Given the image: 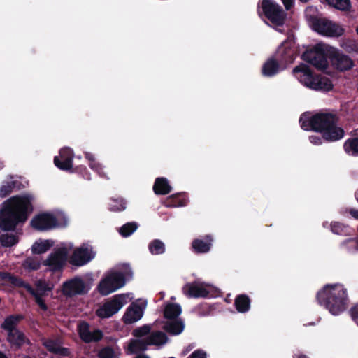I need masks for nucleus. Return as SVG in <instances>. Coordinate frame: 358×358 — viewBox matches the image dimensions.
Here are the masks:
<instances>
[{
  "mask_svg": "<svg viewBox=\"0 0 358 358\" xmlns=\"http://www.w3.org/2000/svg\"><path fill=\"white\" fill-rule=\"evenodd\" d=\"M34 197L30 194L14 196L4 201L0 210V229L13 231L20 223H24L34 210Z\"/></svg>",
  "mask_w": 358,
  "mask_h": 358,
  "instance_id": "1",
  "label": "nucleus"
},
{
  "mask_svg": "<svg viewBox=\"0 0 358 358\" xmlns=\"http://www.w3.org/2000/svg\"><path fill=\"white\" fill-rule=\"evenodd\" d=\"M301 58L319 70L328 67V58L332 65L340 71L350 70L355 65L348 55L322 43H317L312 48L306 50Z\"/></svg>",
  "mask_w": 358,
  "mask_h": 358,
  "instance_id": "2",
  "label": "nucleus"
},
{
  "mask_svg": "<svg viewBox=\"0 0 358 358\" xmlns=\"http://www.w3.org/2000/svg\"><path fill=\"white\" fill-rule=\"evenodd\" d=\"M316 299L320 306L334 315L343 313L348 304L347 289L339 284L326 285L317 292Z\"/></svg>",
  "mask_w": 358,
  "mask_h": 358,
  "instance_id": "3",
  "label": "nucleus"
},
{
  "mask_svg": "<svg viewBox=\"0 0 358 358\" xmlns=\"http://www.w3.org/2000/svg\"><path fill=\"white\" fill-rule=\"evenodd\" d=\"M24 319V316L22 314L10 315L1 324V328L7 332L6 341L14 350H18L25 343H29L25 334L17 328L19 323Z\"/></svg>",
  "mask_w": 358,
  "mask_h": 358,
  "instance_id": "4",
  "label": "nucleus"
},
{
  "mask_svg": "<svg viewBox=\"0 0 358 358\" xmlns=\"http://www.w3.org/2000/svg\"><path fill=\"white\" fill-rule=\"evenodd\" d=\"M124 273L118 271L113 272L103 278L97 287L99 292L102 296H106L122 287L126 284V281L131 279L133 276V271L129 264L124 265Z\"/></svg>",
  "mask_w": 358,
  "mask_h": 358,
  "instance_id": "5",
  "label": "nucleus"
},
{
  "mask_svg": "<svg viewBox=\"0 0 358 358\" xmlns=\"http://www.w3.org/2000/svg\"><path fill=\"white\" fill-rule=\"evenodd\" d=\"M338 118L336 113L320 112L314 115L303 113L299 118L301 127L306 131L321 133Z\"/></svg>",
  "mask_w": 358,
  "mask_h": 358,
  "instance_id": "6",
  "label": "nucleus"
},
{
  "mask_svg": "<svg viewBox=\"0 0 358 358\" xmlns=\"http://www.w3.org/2000/svg\"><path fill=\"white\" fill-rule=\"evenodd\" d=\"M261 9L264 15L273 24L282 26L286 19V13L282 7L273 0H262Z\"/></svg>",
  "mask_w": 358,
  "mask_h": 358,
  "instance_id": "7",
  "label": "nucleus"
},
{
  "mask_svg": "<svg viewBox=\"0 0 358 358\" xmlns=\"http://www.w3.org/2000/svg\"><path fill=\"white\" fill-rule=\"evenodd\" d=\"M31 225L36 231H47L57 227H65L67 225V220L64 219L63 223H59L54 215L42 213L31 220Z\"/></svg>",
  "mask_w": 358,
  "mask_h": 358,
  "instance_id": "8",
  "label": "nucleus"
},
{
  "mask_svg": "<svg viewBox=\"0 0 358 358\" xmlns=\"http://www.w3.org/2000/svg\"><path fill=\"white\" fill-rule=\"evenodd\" d=\"M311 22L313 29L324 36L338 37L345 32L344 29L340 25L326 18L315 17L312 19Z\"/></svg>",
  "mask_w": 358,
  "mask_h": 358,
  "instance_id": "9",
  "label": "nucleus"
},
{
  "mask_svg": "<svg viewBox=\"0 0 358 358\" xmlns=\"http://www.w3.org/2000/svg\"><path fill=\"white\" fill-rule=\"evenodd\" d=\"M68 259V250L65 247L55 249L48 258L42 262L52 273L62 271Z\"/></svg>",
  "mask_w": 358,
  "mask_h": 358,
  "instance_id": "10",
  "label": "nucleus"
},
{
  "mask_svg": "<svg viewBox=\"0 0 358 358\" xmlns=\"http://www.w3.org/2000/svg\"><path fill=\"white\" fill-rule=\"evenodd\" d=\"M124 299L122 295L114 296L111 300L105 302L96 310V315L101 319L112 317L122 308Z\"/></svg>",
  "mask_w": 358,
  "mask_h": 358,
  "instance_id": "11",
  "label": "nucleus"
},
{
  "mask_svg": "<svg viewBox=\"0 0 358 358\" xmlns=\"http://www.w3.org/2000/svg\"><path fill=\"white\" fill-rule=\"evenodd\" d=\"M296 57L294 42L292 41H284L276 50L275 58L281 65H287L294 62Z\"/></svg>",
  "mask_w": 358,
  "mask_h": 358,
  "instance_id": "12",
  "label": "nucleus"
},
{
  "mask_svg": "<svg viewBox=\"0 0 358 358\" xmlns=\"http://www.w3.org/2000/svg\"><path fill=\"white\" fill-rule=\"evenodd\" d=\"M95 252L88 247L81 246L74 250L69 259L70 264L75 266H83L92 260Z\"/></svg>",
  "mask_w": 358,
  "mask_h": 358,
  "instance_id": "13",
  "label": "nucleus"
},
{
  "mask_svg": "<svg viewBox=\"0 0 358 358\" xmlns=\"http://www.w3.org/2000/svg\"><path fill=\"white\" fill-rule=\"evenodd\" d=\"M293 73L305 86L313 90L315 88V85L317 76L312 72L307 64L302 63L296 66L294 68Z\"/></svg>",
  "mask_w": 358,
  "mask_h": 358,
  "instance_id": "14",
  "label": "nucleus"
},
{
  "mask_svg": "<svg viewBox=\"0 0 358 358\" xmlns=\"http://www.w3.org/2000/svg\"><path fill=\"white\" fill-rule=\"evenodd\" d=\"M85 282L80 278L76 277L63 283L62 292L66 296H73L78 294L87 293Z\"/></svg>",
  "mask_w": 358,
  "mask_h": 358,
  "instance_id": "15",
  "label": "nucleus"
},
{
  "mask_svg": "<svg viewBox=\"0 0 358 358\" xmlns=\"http://www.w3.org/2000/svg\"><path fill=\"white\" fill-rule=\"evenodd\" d=\"M73 152L69 148H62L59 156L54 157V164L60 170L70 171L73 166Z\"/></svg>",
  "mask_w": 358,
  "mask_h": 358,
  "instance_id": "16",
  "label": "nucleus"
},
{
  "mask_svg": "<svg viewBox=\"0 0 358 358\" xmlns=\"http://www.w3.org/2000/svg\"><path fill=\"white\" fill-rule=\"evenodd\" d=\"M338 117L334 124H330L320 134L322 138L327 142H335L341 140L345 136L344 129L338 126Z\"/></svg>",
  "mask_w": 358,
  "mask_h": 358,
  "instance_id": "17",
  "label": "nucleus"
},
{
  "mask_svg": "<svg viewBox=\"0 0 358 358\" xmlns=\"http://www.w3.org/2000/svg\"><path fill=\"white\" fill-rule=\"evenodd\" d=\"M182 292L188 298H205L210 294L206 288L196 282L185 284L182 287Z\"/></svg>",
  "mask_w": 358,
  "mask_h": 358,
  "instance_id": "18",
  "label": "nucleus"
},
{
  "mask_svg": "<svg viewBox=\"0 0 358 358\" xmlns=\"http://www.w3.org/2000/svg\"><path fill=\"white\" fill-rule=\"evenodd\" d=\"M79 334L80 338L85 343L99 342L103 337L102 331L99 329L94 330L92 332L90 331L89 324L87 322H84L83 324L79 327Z\"/></svg>",
  "mask_w": 358,
  "mask_h": 358,
  "instance_id": "19",
  "label": "nucleus"
},
{
  "mask_svg": "<svg viewBox=\"0 0 358 358\" xmlns=\"http://www.w3.org/2000/svg\"><path fill=\"white\" fill-rule=\"evenodd\" d=\"M213 238L211 235H206L202 238H195L192 242V249L196 254L207 253L211 249Z\"/></svg>",
  "mask_w": 358,
  "mask_h": 358,
  "instance_id": "20",
  "label": "nucleus"
},
{
  "mask_svg": "<svg viewBox=\"0 0 358 358\" xmlns=\"http://www.w3.org/2000/svg\"><path fill=\"white\" fill-rule=\"evenodd\" d=\"M143 315V312L140 306L132 303L127 308L122 320L124 324H131L139 320Z\"/></svg>",
  "mask_w": 358,
  "mask_h": 358,
  "instance_id": "21",
  "label": "nucleus"
},
{
  "mask_svg": "<svg viewBox=\"0 0 358 358\" xmlns=\"http://www.w3.org/2000/svg\"><path fill=\"white\" fill-rule=\"evenodd\" d=\"M43 345L50 353L59 357H69L71 350L68 348L61 346L57 341L48 339L43 343Z\"/></svg>",
  "mask_w": 358,
  "mask_h": 358,
  "instance_id": "22",
  "label": "nucleus"
},
{
  "mask_svg": "<svg viewBox=\"0 0 358 358\" xmlns=\"http://www.w3.org/2000/svg\"><path fill=\"white\" fill-rule=\"evenodd\" d=\"M280 65L275 58L268 59L262 65L261 70L262 76L268 78L275 76L280 72Z\"/></svg>",
  "mask_w": 358,
  "mask_h": 358,
  "instance_id": "23",
  "label": "nucleus"
},
{
  "mask_svg": "<svg viewBox=\"0 0 358 358\" xmlns=\"http://www.w3.org/2000/svg\"><path fill=\"white\" fill-rule=\"evenodd\" d=\"M185 328L184 322L181 320L174 319L164 323L163 329L171 335H179Z\"/></svg>",
  "mask_w": 358,
  "mask_h": 358,
  "instance_id": "24",
  "label": "nucleus"
},
{
  "mask_svg": "<svg viewBox=\"0 0 358 358\" xmlns=\"http://www.w3.org/2000/svg\"><path fill=\"white\" fill-rule=\"evenodd\" d=\"M185 193H177L169 196L164 201V205L169 208L184 206L187 204Z\"/></svg>",
  "mask_w": 358,
  "mask_h": 358,
  "instance_id": "25",
  "label": "nucleus"
},
{
  "mask_svg": "<svg viewBox=\"0 0 358 358\" xmlns=\"http://www.w3.org/2000/svg\"><path fill=\"white\" fill-rule=\"evenodd\" d=\"M251 300L250 297L245 294H238L234 300V306L236 310L241 313L248 312L250 308Z\"/></svg>",
  "mask_w": 358,
  "mask_h": 358,
  "instance_id": "26",
  "label": "nucleus"
},
{
  "mask_svg": "<svg viewBox=\"0 0 358 358\" xmlns=\"http://www.w3.org/2000/svg\"><path fill=\"white\" fill-rule=\"evenodd\" d=\"M171 187L169 183V181L165 178H156L154 185L153 191L157 195H165L168 194L171 192Z\"/></svg>",
  "mask_w": 358,
  "mask_h": 358,
  "instance_id": "27",
  "label": "nucleus"
},
{
  "mask_svg": "<svg viewBox=\"0 0 358 358\" xmlns=\"http://www.w3.org/2000/svg\"><path fill=\"white\" fill-rule=\"evenodd\" d=\"M181 313L182 308L179 304L169 303L164 308V317L168 320H174L177 319Z\"/></svg>",
  "mask_w": 358,
  "mask_h": 358,
  "instance_id": "28",
  "label": "nucleus"
},
{
  "mask_svg": "<svg viewBox=\"0 0 358 358\" xmlns=\"http://www.w3.org/2000/svg\"><path fill=\"white\" fill-rule=\"evenodd\" d=\"M150 345H161L165 344L168 341L166 334L161 331L152 332L150 336H147Z\"/></svg>",
  "mask_w": 358,
  "mask_h": 358,
  "instance_id": "29",
  "label": "nucleus"
},
{
  "mask_svg": "<svg viewBox=\"0 0 358 358\" xmlns=\"http://www.w3.org/2000/svg\"><path fill=\"white\" fill-rule=\"evenodd\" d=\"M331 231L337 235L349 236L352 234V229L341 222H332L331 223Z\"/></svg>",
  "mask_w": 358,
  "mask_h": 358,
  "instance_id": "30",
  "label": "nucleus"
},
{
  "mask_svg": "<svg viewBox=\"0 0 358 358\" xmlns=\"http://www.w3.org/2000/svg\"><path fill=\"white\" fill-rule=\"evenodd\" d=\"M329 6L341 11H349L351 8L350 0H320Z\"/></svg>",
  "mask_w": 358,
  "mask_h": 358,
  "instance_id": "31",
  "label": "nucleus"
},
{
  "mask_svg": "<svg viewBox=\"0 0 358 358\" xmlns=\"http://www.w3.org/2000/svg\"><path fill=\"white\" fill-rule=\"evenodd\" d=\"M148 345H150L147 337L144 339H133L129 345V350L135 353L137 351H145Z\"/></svg>",
  "mask_w": 358,
  "mask_h": 358,
  "instance_id": "32",
  "label": "nucleus"
},
{
  "mask_svg": "<svg viewBox=\"0 0 358 358\" xmlns=\"http://www.w3.org/2000/svg\"><path fill=\"white\" fill-rule=\"evenodd\" d=\"M315 90L330 91L333 89L331 80L325 76H317L315 82Z\"/></svg>",
  "mask_w": 358,
  "mask_h": 358,
  "instance_id": "33",
  "label": "nucleus"
},
{
  "mask_svg": "<svg viewBox=\"0 0 358 358\" xmlns=\"http://www.w3.org/2000/svg\"><path fill=\"white\" fill-rule=\"evenodd\" d=\"M35 285L36 289H34V292L39 296H47L48 294L46 292H50L52 289V285L46 282L45 280H38L36 281Z\"/></svg>",
  "mask_w": 358,
  "mask_h": 358,
  "instance_id": "34",
  "label": "nucleus"
},
{
  "mask_svg": "<svg viewBox=\"0 0 358 358\" xmlns=\"http://www.w3.org/2000/svg\"><path fill=\"white\" fill-rule=\"evenodd\" d=\"M148 250L152 255H162L165 252V245L159 239H154L148 244Z\"/></svg>",
  "mask_w": 358,
  "mask_h": 358,
  "instance_id": "35",
  "label": "nucleus"
},
{
  "mask_svg": "<svg viewBox=\"0 0 358 358\" xmlns=\"http://www.w3.org/2000/svg\"><path fill=\"white\" fill-rule=\"evenodd\" d=\"M20 182L16 180L5 181L0 187V196L4 198L10 194L13 189L17 187Z\"/></svg>",
  "mask_w": 358,
  "mask_h": 358,
  "instance_id": "36",
  "label": "nucleus"
},
{
  "mask_svg": "<svg viewBox=\"0 0 358 358\" xmlns=\"http://www.w3.org/2000/svg\"><path fill=\"white\" fill-rule=\"evenodd\" d=\"M42 263L36 257H29L23 262L22 266L29 271H37L40 268Z\"/></svg>",
  "mask_w": 358,
  "mask_h": 358,
  "instance_id": "37",
  "label": "nucleus"
},
{
  "mask_svg": "<svg viewBox=\"0 0 358 358\" xmlns=\"http://www.w3.org/2000/svg\"><path fill=\"white\" fill-rule=\"evenodd\" d=\"M9 282L14 287L24 288L29 293L34 292V288L18 276L12 274Z\"/></svg>",
  "mask_w": 358,
  "mask_h": 358,
  "instance_id": "38",
  "label": "nucleus"
},
{
  "mask_svg": "<svg viewBox=\"0 0 358 358\" xmlns=\"http://www.w3.org/2000/svg\"><path fill=\"white\" fill-rule=\"evenodd\" d=\"M52 245L49 240H45L40 243L36 242L32 246V252L34 254H43L48 251Z\"/></svg>",
  "mask_w": 358,
  "mask_h": 358,
  "instance_id": "39",
  "label": "nucleus"
},
{
  "mask_svg": "<svg viewBox=\"0 0 358 358\" xmlns=\"http://www.w3.org/2000/svg\"><path fill=\"white\" fill-rule=\"evenodd\" d=\"M126 201L122 198L111 199L108 209L113 212H120L125 210Z\"/></svg>",
  "mask_w": 358,
  "mask_h": 358,
  "instance_id": "40",
  "label": "nucleus"
},
{
  "mask_svg": "<svg viewBox=\"0 0 358 358\" xmlns=\"http://www.w3.org/2000/svg\"><path fill=\"white\" fill-rule=\"evenodd\" d=\"M138 224L135 222H127L122 225L119 232L123 237L131 236L138 228Z\"/></svg>",
  "mask_w": 358,
  "mask_h": 358,
  "instance_id": "41",
  "label": "nucleus"
},
{
  "mask_svg": "<svg viewBox=\"0 0 358 358\" xmlns=\"http://www.w3.org/2000/svg\"><path fill=\"white\" fill-rule=\"evenodd\" d=\"M0 242L4 247H11L18 242V238L14 234H6L0 236Z\"/></svg>",
  "mask_w": 358,
  "mask_h": 358,
  "instance_id": "42",
  "label": "nucleus"
},
{
  "mask_svg": "<svg viewBox=\"0 0 358 358\" xmlns=\"http://www.w3.org/2000/svg\"><path fill=\"white\" fill-rule=\"evenodd\" d=\"M343 48L348 52L358 53V41L353 39H348L344 42Z\"/></svg>",
  "mask_w": 358,
  "mask_h": 358,
  "instance_id": "43",
  "label": "nucleus"
},
{
  "mask_svg": "<svg viewBox=\"0 0 358 358\" xmlns=\"http://www.w3.org/2000/svg\"><path fill=\"white\" fill-rule=\"evenodd\" d=\"M99 358H114L115 351L110 346H106L101 348L97 355Z\"/></svg>",
  "mask_w": 358,
  "mask_h": 358,
  "instance_id": "44",
  "label": "nucleus"
},
{
  "mask_svg": "<svg viewBox=\"0 0 358 358\" xmlns=\"http://www.w3.org/2000/svg\"><path fill=\"white\" fill-rule=\"evenodd\" d=\"M150 329L151 328L148 324H144L142 327L135 329L133 331L132 334L135 337L141 338L148 335L150 333Z\"/></svg>",
  "mask_w": 358,
  "mask_h": 358,
  "instance_id": "45",
  "label": "nucleus"
},
{
  "mask_svg": "<svg viewBox=\"0 0 358 358\" xmlns=\"http://www.w3.org/2000/svg\"><path fill=\"white\" fill-rule=\"evenodd\" d=\"M70 172L71 173H79L83 175V177L86 180H90V173L87 171V169L85 166H78L74 169L72 168L71 170H70Z\"/></svg>",
  "mask_w": 358,
  "mask_h": 358,
  "instance_id": "46",
  "label": "nucleus"
},
{
  "mask_svg": "<svg viewBox=\"0 0 358 358\" xmlns=\"http://www.w3.org/2000/svg\"><path fill=\"white\" fill-rule=\"evenodd\" d=\"M32 296H34L36 303L40 307V308L43 311H47L48 309V306L45 303L43 296H39L35 294V292L29 293Z\"/></svg>",
  "mask_w": 358,
  "mask_h": 358,
  "instance_id": "47",
  "label": "nucleus"
},
{
  "mask_svg": "<svg viewBox=\"0 0 358 358\" xmlns=\"http://www.w3.org/2000/svg\"><path fill=\"white\" fill-rule=\"evenodd\" d=\"M188 358H206V353L202 350H196Z\"/></svg>",
  "mask_w": 358,
  "mask_h": 358,
  "instance_id": "48",
  "label": "nucleus"
},
{
  "mask_svg": "<svg viewBox=\"0 0 358 358\" xmlns=\"http://www.w3.org/2000/svg\"><path fill=\"white\" fill-rule=\"evenodd\" d=\"M350 313L352 320L358 325V304H356L355 306L352 307L350 310Z\"/></svg>",
  "mask_w": 358,
  "mask_h": 358,
  "instance_id": "49",
  "label": "nucleus"
},
{
  "mask_svg": "<svg viewBox=\"0 0 358 358\" xmlns=\"http://www.w3.org/2000/svg\"><path fill=\"white\" fill-rule=\"evenodd\" d=\"M309 140L311 143H313L315 145H319L322 143V140H324V139L322 138V136H316V135H311L309 136Z\"/></svg>",
  "mask_w": 358,
  "mask_h": 358,
  "instance_id": "50",
  "label": "nucleus"
},
{
  "mask_svg": "<svg viewBox=\"0 0 358 358\" xmlns=\"http://www.w3.org/2000/svg\"><path fill=\"white\" fill-rule=\"evenodd\" d=\"M11 275V273L8 272H0V280L9 282Z\"/></svg>",
  "mask_w": 358,
  "mask_h": 358,
  "instance_id": "51",
  "label": "nucleus"
},
{
  "mask_svg": "<svg viewBox=\"0 0 358 358\" xmlns=\"http://www.w3.org/2000/svg\"><path fill=\"white\" fill-rule=\"evenodd\" d=\"M282 1L287 10H290L294 6V0H282Z\"/></svg>",
  "mask_w": 358,
  "mask_h": 358,
  "instance_id": "52",
  "label": "nucleus"
},
{
  "mask_svg": "<svg viewBox=\"0 0 358 358\" xmlns=\"http://www.w3.org/2000/svg\"><path fill=\"white\" fill-rule=\"evenodd\" d=\"M348 213L353 218L358 220V210L350 208L349 209Z\"/></svg>",
  "mask_w": 358,
  "mask_h": 358,
  "instance_id": "53",
  "label": "nucleus"
},
{
  "mask_svg": "<svg viewBox=\"0 0 358 358\" xmlns=\"http://www.w3.org/2000/svg\"><path fill=\"white\" fill-rule=\"evenodd\" d=\"M85 157L90 162H94V161L95 160L94 155L90 152H85Z\"/></svg>",
  "mask_w": 358,
  "mask_h": 358,
  "instance_id": "54",
  "label": "nucleus"
},
{
  "mask_svg": "<svg viewBox=\"0 0 358 358\" xmlns=\"http://www.w3.org/2000/svg\"><path fill=\"white\" fill-rule=\"evenodd\" d=\"M89 166L91 167V169H95V170H97L98 168L99 167V164L98 163H96L95 162V160L94 161V162H90Z\"/></svg>",
  "mask_w": 358,
  "mask_h": 358,
  "instance_id": "55",
  "label": "nucleus"
},
{
  "mask_svg": "<svg viewBox=\"0 0 358 358\" xmlns=\"http://www.w3.org/2000/svg\"><path fill=\"white\" fill-rule=\"evenodd\" d=\"M135 358H150L148 355L145 354L137 355Z\"/></svg>",
  "mask_w": 358,
  "mask_h": 358,
  "instance_id": "56",
  "label": "nucleus"
},
{
  "mask_svg": "<svg viewBox=\"0 0 358 358\" xmlns=\"http://www.w3.org/2000/svg\"><path fill=\"white\" fill-rule=\"evenodd\" d=\"M0 358H8V357L3 352L0 351Z\"/></svg>",
  "mask_w": 358,
  "mask_h": 358,
  "instance_id": "57",
  "label": "nucleus"
},
{
  "mask_svg": "<svg viewBox=\"0 0 358 358\" xmlns=\"http://www.w3.org/2000/svg\"><path fill=\"white\" fill-rule=\"evenodd\" d=\"M298 358H308L306 355L301 354L299 355Z\"/></svg>",
  "mask_w": 358,
  "mask_h": 358,
  "instance_id": "58",
  "label": "nucleus"
},
{
  "mask_svg": "<svg viewBox=\"0 0 358 358\" xmlns=\"http://www.w3.org/2000/svg\"><path fill=\"white\" fill-rule=\"evenodd\" d=\"M301 2H303V3H306L308 2L309 0H299Z\"/></svg>",
  "mask_w": 358,
  "mask_h": 358,
  "instance_id": "59",
  "label": "nucleus"
},
{
  "mask_svg": "<svg viewBox=\"0 0 358 358\" xmlns=\"http://www.w3.org/2000/svg\"><path fill=\"white\" fill-rule=\"evenodd\" d=\"M356 32L358 34V27L356 28Z\"/></svg>",
  "mask_w": 358,
  "mask_h": 358,
  "instance_id": "60",
  "label": "nucleus"
},
{
  "mask_svg": "<svg viewBox=\"0 0 358 358\" xmlns=\"http://www.w3.org/2000/svg\"><path fill=\"white\" fill-rule=\"evenodd\" d=\"M357 90H358V84H357Z\"/></svg>",
  "mask_w": 358,
  "mask_h": 358,
  "instance_id": "61",
  "label": "nucleus"
},
{
  "mask_svg": "<svg viewBox=\"0 0 358 358\" xmlns=\"http://www.w3.org/2000/svg\"><path fill=\"white\" fill-rule=\"evenodd\" d=\"M357 199V201H358V198Z\"/></svg>",
  "mask_w": 358,
  "mask_h": 358,
  "instance_id": "62",
  "label": "nucleus"
}]
</instances>
